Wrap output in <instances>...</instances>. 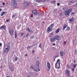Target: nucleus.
Segmentation results:
<instances>
[{
    "label": "nucleus",
    "instance_id": "1",
    "mask_svg": "<svg viewBox=\"0 0 77 77\" xmlns=\"http://www.w3.org/2000/svg\"><path fill=\"white\" fill-rule=\"evenodd\" d=\"M7 47L5 50L4 53H7L8 51H9L11 49V43L9 42L6 43Z\"/></svg>",
    "mask_w": 77,
    "mask_h": 77
},
{
    "label": "nucleus",
    "instance_id": "2",
    "mask_svg": "<svg viewBox=\"0 0 77 77\" xmlns=\"http://www.w3.org/2000/svg\"><path fill=\"white\" fill-rule=\"evenodd\" d=\"M60 61V60L58 59L57 60V63H56L55 64V67L57 69H60V62L59 61Z\"/></svg>",
    "mask_w": 77,
    "mask_h": 77
},
{
    "label": "nucleus",
    "instance_id": "3",
    "mask_svg": "<svg viewBox=\"0 0 77 77\" xmlns=\"http://www.w3.org/2000/svg\"><path fill=\"white\" fill-rule=\"evenodd\" d=\"M30 6V3L28 2H26L23 3V6L25 8H28Z\"/></svg>",
    "mask_w": 77,
    "mask_h": 77
},
{
    "label": "nucleus",
    "instance_id": "4",
    "mask_svg": "<svg viewBox=\"0 0 77 77\" xmlns=\"http://www.w3.org/2000/svg\"><path fill=\"white\" fill-rule=\"evenodd\" d=\"M47 70L48 71H49L50 70V69L51 68V66H50V64L48 61L47 62Z\"/></svg>",
    "mask_w": 77,
    "mask_h": 77
},
{
    "label": "nucleus",
    "instance_id": "5",
    "mask_svg": "<svg viewBox=\"0 0 77 77\" xmlns=\"http://www.w3.org/2000/svg\"><path fill=\"white\" fill-rule=\"evenodd\" d=\"M11 5L12 8H17V4L15 2H11Z\"/></svg>",
    "mask_w": 77,
    "mask_h": 77
},
{
    "label": "nucleus",
    "instance_id": "6",
    "mask_svg": "<svg viewBox=\"0 0 77 77\" xmlns=\"http://www.w3.org/2000/svg\"><path fill=\"white\" fill-rule=\"evenodd\" d=\"M66 74L67 76H69V77L70 76V71L68 70L67 68L66 69Z\"/></svg>",
    "mask_w": 77,
    "mask_h": 77
},
{
    "label": "nucleus",
    "instance_id": "7",
    "mask_svg": "<svg viewBox=\"0 0 77 77\" xmlns=\"http://www.w3.org/2000/svg\"><path fill=\"white\" fill-rule=\"evenodd\" d=\"M54 39L55 40H59L60 37L58 35H56L54 37Z\"/></svg>",
    "mask_w": 77,
    "mask_h": 77
},
{
    "label": "nucleus",
    "instance_id": "8",
    "mask_svg": "<svg viewBox=\"0 0 77 77\" xmlns=\"http://www.w3.org/2000/svg\"><path fill=\"white\" fill-rule=\"evenodd\" d=\"M6 26L5 25H3L0 27V29L1 30H6Z\"/></svg>",
    "mask_w": 77,
    "mask_h": 77
},
{
    "label": "nucleus",
    "instance_id": "9",
    "mask_svg": "<svg viewBox=\"0 0 77 77\" xmlns=\"http://www.w3.org/2000/svg\"><path fill=\"white\" fill-rule=\"evenodd\" d=\"M74 19V18L73 17H72V18H70L69 20V23H71L72 24L73 23V20Z\"/></svg>",
    "mask_w": 77,
    "mask_h": 77
},
{
    "label": "nucleus",
    "instance_id": "10",
    "mask_svg": "<svg viewBox=\"0 0 77 77\" xmlns=\"http://www.w3.org/2000/svg\"><path fill=\"white\" fill-rule=\"evenodd\" d=\"M32 13H33L34 16H36V15L38 14V13L37 12V11L35 10H33L32 11Z\"/></svg>",
    "mask_w": 77,
    "mask_h": 77
},
{
    "label": "nucleus",
    "instance_id": "11",
    "mask_svg": "<svg viewBox=\"0 0 77 77\" xmlns=\"http://www.w3.org/2000/svg\"><path fill=\"white\" fill-rule=\"evenodd\" d=\"M52 29L51 27L49 26L48 28H47V31L48 33H50V32H51L52 31Z\"/></svg>",
    "mask_w": 77,
    "mask_h": 77
},
{
    "label": "nucleus",
    "instance_id": "12",
    "mask_svg": "<svg viewBox=\"0 0 77 77\" xmlns=\"http://www.w3.org/2000/svg\"><path fill=\"white\" fill-rule=\"evenodd\" d=\"M9 33H10L11 36H12L13 35V33H14V31L12 30H11L9 31Z\"/></svg>",
    "mask_w": 77,
    "mask_h": 77
},
{
    "label": "nucleus",
    "instance_id": "13",
    "mask_svg": "<svg viewBox=\"0 0 77 77\" xmlns=\"http://www.w3.org/2000/svg\"><path fill=\"white\" fill-rule=\"evenodd\" d=\"M60 54L62 56H63V55H65V52H63V51H61L60 52Z\"/></svg>",
    "mask_w": 77,
    "mask_h": 77
},
{
    "label": "nucleus",
    "instance_id": "14",
    "mask_svg": "<svg viewBox=\"0 0 77 77\" xmlns=\"http://www.w3.org/2000/svg\"><path fill=\"white\" fill-rule=\"evenodd\" d=\"M50 39L51 42H54V41H55V39H54V37H53V38H51Z\"/></svg>",
    "mask_w": 77,
    "mask_h": 77
},
{
    "label": "nucleus",
    "instance_id": "15",
    "mask_svg": "<svg viewBox=\"0 0 77 77\" xmlns=\"http://www.w3.org/2000/svg\"><path fill=\"white\" fill-rule=\"evenodd\" d=\"M6 12L5 11L2 12L1 14V16L2 17V16H3L5 14H6Z\"/></svg>",
    "mask_w": 77,
    "mask_h": 77
},
{
    "label": "nucleus",
    "instance_id": "16",
    "mask_svg": "<svg viewBox=\"0 0 77 77\" xmlns=\"http://www.w3.org/2000/svg\"><path fill=\"white\" fill-rule=\"evenodd\" d=\"M10 70H11V71H14V69L13 66H10Z\"/></svg>",
    "mask_w": 77,
    "mask_h": 77
},
{
    "label": "nucleus",
    "instance_id": "17",
    "mask_svg": "<svg viewBox=\"0 0 77 77\" xmlns=\"http://www.w3.org/2000/svg\"><path fill=\"white\" fill-rule=\"evenodd\" d=\"M66 26H67L66 25V24H65L64 25L63 28V30H65V28L66 27Z\"/></svg>",
    "mask_w": 77,
    "mask_h": 77
},
{
    "label": "nucleus",
    "instance_id": "18",
    "mask_svg": "<svg viewBox=\"0 0 77 77\" xmlns=\"http://www.w3.org/2000/svg\"><path fill=\"white\" fill-rule=\"evenodd\" d=\"M63 9L64 11V12H67V9L66 7H63Z\"/></svg>",
    "mask_w": 77,
    "mask_h": 77
},
{
    "label": "nucleus",
    "instance_id": "19",
    "mask_svg": "<svg viewBox=\"0 0 77 77\" xmlns=\"http://www.w3.org/2000/svg\"><path fill=\"white\" fill-rule=\"evenodd\" d=\"M60 28H58L57 29V30L56 31V33H59L60 31Z\"/></svg>",
    "mask_w": 77,
    "mask_h": 77
},
{
    "label": "nucleus",
    "instance_id": "20",
    "mask_svg": "<svg viewBox=\"0 0 77 77\" xmlns=\"http://www.w3.org/2000/svg\"><path fill=\"white\" fill-rule=\"evenodd\" d=\"M17 32L16 31L15 32V38H17Z\"/></svg>",
    "mask_w": 77,
    "mask_h": 77
},
{
    "label": "nucleus",
    "instance_id": "21",
    "mask_svg": "<svg viewBox=\"0 0 77 77\" xmlns=\"http://www.w3.org/2000/svg\"><path fill=\"white\" fill-rule=\"evenodd\" d=\"M36 64L38 66H39L40 64H39V61H37L36 63Z\"/></svg>",
    "mask_w": 77,
    "mask_h": 77
},
{
    "label": "nucleus",
    "instance_id": "22",
    "mask_svg": "<svg viewBox=\"0 0 77 77\" xmlns=\"http://www.w3.org/2000/svg\"><path fill=\"white\" fill-rule=\"evenodd\" d=\"M39 47H40L41 48V49H42V43H40L38 46Z\"/></svg>",
    "mask_w": 77,
    "mask_h": 77
},
{
    "label": "nucleus",
    "instance_id": "23",
    "mask_svg": "<svg viewBox=\"0 0 77 77\" xmlns=\"http://www.w3.org/2000/svg\"><path fill=\"white\" fill-rule=\"evenodd\" d=\"M59 15L60 17H63V13H60Z\"/></svg>",
    "mask_w": 77,
    "mask_h": 77
},
{
    "label": "nucleus",
    "instance_id": "24",
    "mask_svg": "<svg viewBox=\"0 0 77 77\" xmlns=\"http://www.w3.org/2000/svg\"><path fill=\"white\" fill-rule=\"evenodd\" d=\"M35 1L36 2L39 3V2H41V0H35Z\"/></svg>",
    "mask_w": 77,
    "mask_h": 77
},
{
    "label": "nucleus",
    "instance_id": "25",
    "mask_svg": "<svg viewBox=\"0 0 77 77\" xmlns=\"http://www.w3.org/2000/svg\"><path fill=\"white\" fill-rule=\"evenodd\" d=\"M53 25H54V23H52V24H51V25L49 27H51V28H52V29H53Z\"/></svg>",
    "mask_w": 77,
    "mask_h": 77
},
{
    "label": "nucleus",
    "instance_id": "26",
    "mask_svg": "<svg viewBox=\"0 0 77 77\" xmlns=\"http://www.w3.org/2000/svg\"><path fill=\"white\" fill-rule=\"evenodd\" d=\"M69 12H66L65 13L66 15H69Z\"/></svg>",
    "mask_w": 77,
    "mask_h": 77
},
{
    "label": "nucleus",
    "instance_id": "27",
    "mask_svg": "<svg viewBox=\"0 0 77 77\" xmlns=\"http://www.w3.org/2000/svg\"><path fill=\"white\" fill-rule=\"evenodd\" d=\"M77 64H73V66L74 67V68H76V66H77Z\"/></svg>",
    "mask_w": 77,
    "mask_h": 77
},
{
    "label": "nucleus",
    "instance_id": "28",
    "mask_svg": "<svg viewBox=\"0 0 77 77\" xmlns=\"http://www.w3.org/2000/svg\"><path fill=\"white\" fill-rule=\"evenodd\" d=\"M69 5H72V1H70L69 2Z\"/></svg>",
    "mask_w": 77,
    "mask_h": 77
},
{
    "label": "nucleus",
    "instance_id": "29",
    "mask_svg": "<svg viewBox=\"0 0 77 77\" xmlns=\"http://www.w3.org/2000/svg\"><path fill=\"white\" fill-rule=\"evenodd\" d=\"M26 30H27L28 31L30 32V31H31L30 29L29 28H27Z\"/></svg>",
    "mask_w": 77,
    "mask_h": 77
},
{
    "label": "nucleus",
    "instance_id": "30",
    "mask_svg": "<svg viewBox=\"0 0 77 77\" xmlns=\"http://www.w3.org/2000/svg\"><path fill=\"white\" fill-rule=\"evenodd\" d=\"M72 11V9L71 8H70L68 10V12H70Z\"/></svg>",
    "mask_w": 77,
    "mask_h": 77
},
{
    "label": "nucleus",
    "instance_id": "31",
    "mask_svg": "<svg viewBox=\"0 0 77 77\" xmlns=\"http://www.w3.org/2000/svg\"><path fill=\"white\" fill-rule=\"evenodd\" d=\"M16 15V14H15L14 15H13V16H12V18H14V17H15Z\"/></svg>",
    "mask_w": 77,
    "mask_h": 77
},
{
    "label": "nucleus",
    "instance_id": "32",
    "mask_svg": "<svg viewBox=\"0 0 77 77\" xmlns=\"http://www.w3.org/2000/svg\"><path fill=\"white\" fill-rule=\"evenodd\" d=\"M34 38V36L32 35L31 36L30 39H33Z\"/></svg>",
    "mask_w": 77,
    "mask_h": 77
},
{
    "label": "nucleus",
    "instance_id": "33",
    "mask_svg": "<svg viewBox=\"0 0 77 77\" xmlns=\"http://www.w3.org/2000/svg\"><path fill=\"white\" fill-rule=\"evenodd\" d=\"M29 35V33H27L26 35V37H27Z\"/></svg>",
    "mask_w": 77,
    "mask_h": 77
},
{
    "label": "nucleus",
    "instance_id": "34",
    "mask_svg": "<svg viewBox=\"0 0 77 77\" xmlns=\"http://www.w3.org/2000/svg\"><path fill=\"white\" fill-rule=\"evenodd\" d=\"M67 30H70V28L68 26L67 27Z\"/></svg>",
    "mask_w": 77,
    "mask_h": 77
},
{
    "label": "nucleus",
    "instance_id": "35",
    "mask_svg": "<svg viewBox=\"0 0 77 77\" xmlns=\"http://www.w3.org/2000/svg\"><path fill=\"white\" fill-rule=\"evenodd\" d=\"M24 33H23V32L20 35V36H22L23 35H24Z\"/></svg>",
    "mask_w": 77,
    "mask_h": 77
},
{
    "label": "nucleus",
    "instance_id": "36",
    "mask_svg": "<svg viewBox=\"0 0 77 77\" xmlns=\"http://www.w3.org/2000/svg\"><path fill=\"white\" fill-rule=\"evenodd\" d=\"M52 3H56V1H53L51 2Z\"/></svg>",
    "mask_w": 77,
    "mask_h": 77
},
{
    "label": "nucleus",
    "instance_id": "37",
    "mask_svg": "<svg viewBox=\"0 0 77 77\" xmlns=\"http://www.w3.org/2000/svg\"><path fill=\"white\" fill-rule=\"evenodd\" d=\"M57 11V9H55L54 10V11L55 12H56V11Z\"/></svg>",
    "mask_w": 77,
    "mask_h": 77
},
{
    "label": "nucleus",
    "instance_id": "38",
    "mask_svg": "<svg viewBox=\"0 0 77 77\" xmlns=\"http://www.w3.org/2000/svg\"><path fill=\"white\" fill-rule=\"evenodd\" d=\"M58 57V56L57 55L55 56L54 57V59H55V58H56V57Z\"/></svg>",
    "mask_w": 77,
    "mask_h": 77
},
{
    "label": "nucleus",
    "instance_id": "39",
    "mask_svg": "<svg viewBox=\"0 0 77 77\" xmlns=\"http://www.w3.org/2000/svg\"><path fill=\"white\" fill-rule=\"evenodd\" d=\"M17 59H17V57H15L14 59L15 61H17Z\"/></svg>",
    "mask_w": 77,
    "mask_h": 77
},
{
    "label": "nucleus",
    "instance_id": "40",
    "mask_svg": "<svg viewBox=\"0 0 77 77\" xmlns=\"http://www.w3.org/2000/svg\"><path fill=\"white\" fill-rule=\"evenodd\" d=\"M2 47V43H0V47Z\"/></svg>",
    "mask_w": 77,
    "mask_h": 77
},
{
    "label": "nucleus",
    "instance_id": "41",
    "mask_svg": "<svg viewBox=\"0 0 77 77\" xmlns=\"http://www.w3.org/2000/svg\"><path fill=\"white\" fill-rule=\"evenodd\" d=\"M66 66L67 67V68H70V66H69L68 65H67V66Z\"/></svg>",
    "mask_w": 77,
    "mask_h": 77
},
{
    "label": "nucleus",
    "instance_id": "42",
    "mask_svg": "<svg viewBox=\"0 0 77 77\" xmlns=\"http://www.w3.org/2000/svg\"><path fill=\"white\" fill-rule=\"evenodd\" d=\"M38 15H41V14L42 13H41V12H38Z\"/></svg>",
    "mask_w": 77,
    "mask_h": 77
},
{
    "label": "nucleus",
    "instance_id": "43",
    "mask_svg": "<svg viewBox=\"0 0 77 77\" xmlns=\"http://www.w3.org/2000/svg\"><path fill=\"white\" fill-rule=\"evenodd\" d=\"M46 0H41V2H45V1Z\"/></svg>",
    "mask_w": 77,
    "mask_h": 77
},
{
    "label": "nucleus",
    "instance_id": "44",
    "mask_svg": "<svg viewBox=\"0 0 77 77\" xmlns=\"http://www.w3.org/2000/svg\"><path fill=\"white\" fill-rule=\"evenodd\" d=\"M6 21H7V22H9V21H10V20H9V19H8L6 20Z\"/></svg>",
    "mask_w": 77,
    "mask_h": 77
},
{
    "label": "nucleus",
    "instance_id": "45",
    "mask_svg": "<svg viewBox=\"0 0 77 77\" xmlns=\"http://www.w3.org/2000/svg\"><path fill=\"white\" fill-rule=\"evenodd\" d=\"M74 69H75V68H73L72 69V71L74 72Z\"/></svg>",
    "mask_w": 77,
    "mask_h": 77
},
{
    "label": "nucleus",
    "instance_id": "46",
    "mask_svg": "<svg viewBox=\"0 0 77 77\" xmlns=\"http://www.w3.org/2000/svg\"><path fill=\"white\" fill-rule=\"evenodd\" d=\"M71 15H74V12L72 13L71 14Z\"/></svg>",
    "mask_w": 77,
    "mask_h": 77
},
{
    "label": "nucleus",
    "instance_id": "47",
    "mask_svg": "<svg viewBox=\"0 0 77 77\" xmlns=\"http://www.w3.org/2000/svg\"><path fill=\"white\" fill-rule=\"evenodd\" d=\"M31 69H34V68H33V67L32 66H31Z\"/></svg>",
    "mask_w": 77,
    "mask_h": 77
},
{
    "label": "nucleus",
    "instance_id": "48",
    "mask_svg": "<svg viewBox=\"0 0 77 77\" xmlns=\"http://www.w3.org/2000/svg\"><path fill=\"white\" fill-rule=\"evenodd\" d=\"M34 71H36V72H38V70H37L35 69H34Z\"/></svg>",
    "mask_w": 77,
    "mask_h": 77
},
{
    "label": "nucleus",
    "instance_id": "49",
    "mask_svg": "<svg viewBox=\"0 0 77 77\" xmlns=\"http://www.w3.org/2000/svg\"><path fill=\"white\" fill-rule=\"evenodd\" d=\"M57 6H59V5H60V3H57Z\"/></svg>",
    "mask_w": 77,
    "mask_h": 77
},
{
    "label": "nucleus",
    "instance_id": "50",
    "mask_svg": "<svg viewBox=\"0 0 77 77\" xmlns=\"http://www.w3.org/2000/svg\"><path fill=\"white\" fill-rule=\"evenodd\" d=\"M2 5H5V3H4V2H3V3H2Z\"/></svg>",
    "mask_w": 77,
    "mask_h": 77
},
{
    "label": "nucleus",
    "instance_id": "51",
    "mask_svg": "<svg viewBox=\"0 0 77 77\" xmlns=\"http://www.w3.org/2000/svg\"><path fill=\"white\" fill-rule=\"evenodd\" d=\"M52 45H56V44L53 43Z\"/></svg>",
    "mask_w": 77,
    "mask_h": 77
},
{
    "label": "nucleus",
    "instance_id": "52",
    "mask_svg": "<svg viewBox=\"0 0 77 77\" xmlns=\"http://www.w3.org/2000/svg\"><path fill=\"white\" fill-rule=\"evenodd\" d=\"M73 62L75 63V62H76L75 60H74Z\"/></svg>",
    "mask_w": 77,
    "mask_h": 77
},
{
    "label": "nucleus",
    "instance_id": "53",
    "mask_svg": "<svg viewBox=\"0 0 77 77\" xmlns=\"http://www.w3.org/2000/svg\"><path fill=\"white\" fill-rule=\"evenodd\" d=\"M34 52H35V51H32V54H33V53H34Z\"/></svg>",
    "mask_w": 77,
    "mask_h": 77
},
{
    "label": "nucleus",
    "instance_id": "54",
    "mask_svg": "<svg viewBox=\"0 0 77 77\" xmlns=\"http://www.w3.org/2000/svg\"><path fill=\"white\" fill-rule=\"evenodd\" d=\"M64 44H66V42H65V41H64Z\"/></svg>",
    "mask_w": 77,
    "mask_h": 77
},
{
    "label": "nucleus",
    "instance_id": "55",
    "mask_svg": "<svg viewBox=\"0 0 77 77\" xmlns=\"http://www.w3.org/2000/svg\"><path fill=\"white\" fill-rule=\"evenodd\" d=\"M36 45V44H35L33 45L32 46V47H34V46H35Z\"/></svg>",
    "mask_w": 77,
    "mask_h": 77
},
{
    "label": "nucleus",
    "instance_id": "56",
    "mask_svg": "<svg viewBox=\"0 0 77 77\" xmlns=\"http://www.w3.org/2000/svg\"><path fill=\"white\" fill-rule=\"evenodd\" d=\"M29 48H30V46L28 47H27V49H29Z\"/></svg>",
    "mask_w": 77,
    "mask_h": 77
},
{
    "label": "nucleus",
    "instance_id": "57",
    "mask_svg": "<svg viewBox=\"0 0 77 77\" xmlns=\"http://www.w3.org/2000/svg\"><path fill=\"white\" fill-rule=\"evenodd\" d=\"M25 56H28V55H27V54H26L25 55Z\"/></svg>",
    "mask_w": 77,
    "mask_h": 77
},
{
    "label": "nucleus",
    "instance_id": "58",
    "mask_svg": "<svg viewBox=\"0 0 77 77\" xmlns=\"http://www.w3.org/2000/svg\"><path fill=\"white\" fill-rule=\"evenodd\" d=\"M30 17H33V15H31Z\"/></svg>",
    "mask_w": 77,
    "mask_h": 77
},
{
    "label": "nucleus",
    "instance_id": "59",
    "mask_svg": "<svg viewBox=\"0 0 77 77\" xmlns=\"http://www.w3.org/2000/svg\"><path fill=\"white\" fill-rule=\"evenodd\" d=\"M6 77H10V76H7Z\"/></svg>",
    "mask_w": 77,
    "mask_h": 77
},
{
    "label": "nucleus",
    "instance_id": "60",
    "mask_svg": "<svg viewBox=\"0 0 77 77\" xmlns=\"http://www.w3.org/2000/svg\"><path fill=\"white\" fill-rule=\"evenodd\" d=\"M33 47V46H29V47L30 48L31 47Z\"/></svg>",
    "mask_w": 77,
    "mask_h": 77
},
{
    "label": "nucleus",
    "instance_id": "61",
    "mask_svg": "<svg viewBox=\"0 0 77 77\" xmlns=\"http://www.w3.org/2000/svg\"><path fill=\"white\" fill-rule=\"evenodd\" d=\"M3 67V66H1V68H2Z\"/></svg>",
    "mask_w": 77,
    "mask_h": 77
},
{
    "label": "nucleus",
    "instance_id": "62",
    "mask_svg": "<svg viewBox=\"0 0 77 77\" xmlns=\"http://www.w3.org/2000/svg\"><path fill=\"white\" fill-rule=\"evenodd\" d=\"M0 11H2V9H0Z\"/></svg>",
    "mask_w": 77,
    "mask_h": 77
},
{
    "label": "nucleus",
    "instance_id": "63",
    "mask_svg": "<svg viewBox=\"0 0 77 77\" xmlns=\"http://www.w3.org/2000/svg\"><path fill=\"white\" fill-rule=\"evenodd\" d=\"M12 2H14V0H11Z\"/></svg>",
    "mask_w": 77,
    "mask_h": 77
},
{
    "label": "nucleus",
    "instance_id": "64",
    "mask_svg": "<svg viewBox=\"0 0 77 77\" xmlns=\"http://www.w3.org/2000/svg\"><path fill=\"white\" fill-rule=\"evenodd\" d=\"M54 61H55V59H54Z\"/></svg>",
    "mask_w": 77,
    "mask_h": 77
}]
</instances>
